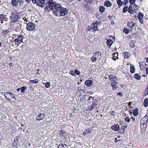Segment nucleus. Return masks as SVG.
<instances>
[{
  "instance_id": "obj_1",
  "label": "nucleus",
  "mask_w": 148,
  "mask_h": 148,
  "mask_svg": "<svg viewBox=\"0 0 148 148\" xmlns=\"http://www.w3.org/2000/svg\"><path fill=\"white\" fill-rule=\"evenodd\" d=\"M52 12L56 16L60 17L65 15L68 13V10L66 8L62 7L61 4L56 3Z\"/></svg>"
},
{
  "instance_id": "obj_2",
  "label": "nucleus",
  "mask_w": 148,
  "mask_h": 148,
  "mask_svg": "<svg viewBox=\"0 0 148 148\" xmlns=\"http://www.w3.org/2000/svg\"><path fill=\"white\" fill-rule=\"evenodd\" d=\"M47 3L49 8L52 10L56 4V3L53 0H39L37 2V5L42 7Z\"/></svg>"
},
{
  "instance_id": "obj_3",
  "label": "nucleus",
  "mask_w": 148,
  "mask_h": 148,
  "mask_svg": "<svg viewBox=\"0 0 148 148\" xmlns=\"http://www.w3.org/2000/svg\"><path fill=\"white\" fill-rule=\"evenodd\" d=\"M101 55V53L97 51L94 53L93 56L91 58V60L92 62H95L97 60L100 58Z\"/></svg>"
},
{
  "instance_id": "obj_4",
  "label": "nucleus",
  "mask_w": 148,
  "mask_h": 148,
  "mask_svg": "<svg viewBox=\"0 0 148 148\" xmlns=\"http://www.w3.org/2000/svg\"><path fill=\"white\" fill-rule=\"evenodd\" d=\"M4 95L6 99L9 101L10 100L11 98H15L14 95L10 92L5 93Z\"/></svg>"
},
{
  "instance_id": "obj_5",
  "label": "nucleus",
  "mask_w": 148,
  "mask_h": 148,
  "mask_svg": "<svg viewBox=\"0 0 148 148\" xmlns=\"http://www.w3.org/2000/svg\"><path fill=\"white\" fill-rule=\"evenodd\" d=\"M101 24L100 22H97V23L96 22L92 23L90 26L91 29L94 30L95 31L98 30V25H100Z\"/></svg>"
},
{
  "instance_id": "obj_6",
  "label": "nucleus",
  "mask_w": 148,
  "mask_h": 148,
  "mask_svg": "<svg viewBox=\"0 0 148 148\" xmlns=\"http://www.w3.org/2000/svg\"><path fill=\"white\" fill-rule=\"evenodd\" d=\"M148 115L146 114L140 120V123L141 125H143L144 127H146L148 121Z\"/></svg>"
},
{
  "instance_id": "obj_7",
  "label": "nucleus",
  "mask_w": 148,
  "mask_h": 148,
  "mask_svg": "<svg viewBox=\"0 0 148 148\" xmlns=\"http://www.w3.org/2000/svg\"><path fill=\"white\" fill-rule=\"evenodd\" d=\"M35 27L36 25L34 23L32 22H29L27 24L26 29L27 30L32 31L35 29Z\"/></svg>"
},
{
  "instance_id": "obj_8",
  "label": "nucleus",
  "mask_w": 148,
  "mask_h": 148,
  "mask_svg": "<svg viewBox=\"0 0 148 148\" xmlns=\"http://www.w3.org/2000/svg\"><path fill=\"white\" fill-rule=\"evenodd\" d=\"M24 37L23 36L19 35L18 37L15 39L14 41L16 42L15 43L16 45H19L21 43L23 42V39Z\"/></svg>"
},
{
  "instance_id": "obj_9",
  "label": "nucleus",
  "mask_w": 148,
  "mask_h": 148,
  "mask_svg": "<svg viewBox=\"0 0 148 148\" xmlns=\"http://www.w3.org/2000/svg\"><path fill=\"white\" fill-rule=\"evenodd\" d=\"M12 15L10 16L9 17L11 19H12V21L13 22H15L18 21V16L15 13H12Z\"/></svg>"
},
{
  "instance_id": "obj_10",
  "label": "nucleus",
  "mask_w": 148,
  "mask_h": 148,
  "mask_svg": "<svg viewBox=\"0 0 148 148\" xmlns=\"http://www.w3.org/2000/svg\"><path fill=\"white\" fill-rule=\"evenodd\" d=\"M108 78L112 82H116V81L117 80V78L114 76L112 75H109L108 76Z\"/></svg>"
},
{
  "instance_id": "obj_11",
  "label": "nucleus",
  "mask_w": 148,
  "mask_h": 148,
  "mask_svg": "<svg viewBox=\"0 0 148 148\" xmlns=\"http://www.w3.org/2000/svg\"><path fill=\"white\" fill-rule=\"evenodd\" d=\"M97 105V104L95 101V100L93 101L92 104L88 107V110L90 111L92 110L94 107Z\"/></svg>"
},
{
  "instance_id": "obj_12",
  "label": "nucleus",
  "mask_w": 148,
  "mask_h": 148,
  "mask_svg": "<svg viewBox=\"0 0 148 148\" xmlns=\"http://www.w3.org/2000/svg\"><path fill=\"white\" fill-rule=\"evenodd\" d=\"M143 14L141 12H139L138 15V18L140 22L141 23H143Z\"/></svg>"
},
{
  "instance_id": "obj_13",
  "label": "nucleus",
  "mask_w": 148,
  "mask_h": 148,
  "mask_svg": "<svg viewBox=\"0 0 148 148\" xmlns=\"http://www.w3.org/2000/svg\"><path fill=\"white\" fill-rule=\"evenodd\" d=\"M119 126L117 124L114 125L111 127V129L116 131H117L119 130Z\"/></svg>"
},
{
  "instance_id": "obj_14",
  "label": "nucleus",
  "mask_w": 148,
  "mask_h": 148,
  "mask_svg": "<svg viewBox=\"0 0 148 148\" xmlns=\"http://www.w3.org/2000/svg\"><path fill=\"white\" fill-rule=\"evenodd\" d=\"M44 116L43 114L40 113L36 117V119L38 120H42Z\"/></svg>"
},
{
  "instance_id": "obj_15",
  "label": "nucleus",
  "mask_w": 148,
  "mask_h": 148,
  "mask_svg": "<svg viewBox=\"0 0 148 148\" xmlns=\"http://www.w3.org/2000/svg\"><path fill=\"white\" fill-rule=\"evenodd\" d=\"M19 1L18 0H13L11 1V4L13 6H16L18 4Z\"/></svg>"
},
{
  "instance_id": "obj_16",
  "label": "nucleus",
  "mask_w": 148,
  "mask_h": 148,
  "mask_svg": "<svg viewBox=\"0 0 148 148\" xmlns=\"http://www.w3.org/2000/svg\"><path fill=\"white\" fill-rule=\"evenodd\" d=\"M111 85L114 90H116L117 88V82H112Z\"/></svg>"
},
{
  "instance_id": "obj_17",
  "label": "nucleus",
  "mask_w": 148,
  "mask_h": 148,
  "mask_svg": "<svg viewBox=\"0 0 148 148\" xmlns=\"http://www.w3.org/2000/svg\"><path fill=\"white\" fill-rule=\"evenodd\" d=\"M85 83L87 86H90L92 84V82L90 80H86Z\"/></svg>"
},
{
  "instance_id": "obj_18",
  "label": "nucleus",
  "mask_w": 148,
  "mask_h": 148,
  "mask_svg": "<svg viewBox=\"0 0 148 148\" xmlns=\"http://www.w3.org/2000/svg\"><path fill=\"white\" fill-rule=\"evenodd\" d=\"M112 43L113 42L111 40L108 39L107 40V44L109 47L111 46Z\"/></svg>"
},
{
  "instance_id": "obj_19",
  "label": "nucleus",
  "mask_w": 148,
  "mask_h": 148,
  "mask_svg": "<svg viewBox=\"0 0 148 148\" xmlns=\"http://www.w3.org/2000/svg\"><path fill=\"white\" fill-rule=\"evenodd\" d=\"M130 72L132 73H133L135 72V69L134 66L132 64L130 65Z\"/></svg>"
},
{
  "instance_id": "obj_20",
  "label": "nucleus",
  "mask_w": 148,
  "mask_h": 148,
  "mask_svg": "<svg viewBox=\"0 0 148 148\" xmlns=\"http://www.w3.org/2000/svg\"><path fill=\"white\" fill-rule=\"evenodd\" d=\"M135 24L132 22H129L128 23L127 26L130 27V28L134 27Z\"/></svg>"
},
{
  "instance_id": "obj_21",
  "label": "nucleus",
  "mask_w": 148,
  "mask_h": 148,
  "mask_svg": "<svg viewBox=\"0 0 148 148\" xmlns=\"http://www.w3.org/2000/svg\"><path fill=\"white\" fill-rule=\"evenodd\" d=\"M105 5L107 7H110L111 5V3L110 1H107L105 3Z\"/></svg>"
},
{
  "instance_id": "obj_22",
  "label": "nucleus",
  "mask_w": 148,
  "mask_h": 148,
  "mask_svg": "<svg viewBox=\"0 0 148 148\" xmlns=\"http://www.w3.org/2000/svg\"><path fill=\"white\" fill-rule=\"evenodd\" d=\"M5 16L3 14H1L0 15V21H2L5 19Z\"/></svg>"
},
{
  "instance_id": "obj_23",
  "label": "nucleus",
  "mask_w": 148,
  "mask_h": 148,
  "mask_svg": "<svg viewBox=\"0 0 148 148\" xmlns=\"http://www.w3.org/2000/svg\"><path fill=\"white\" fill-rule=\"evenodd\" d=\"M143 104L145 107L147 106L148 105V99L147 98L145 99L144 100Z\"/></svg>"
},
{
  "instance_id": "obj_24",
  "label": "nucleus",
  "mask_w": 148,
  "mask_h": 148,
  "mask_svg": "<svg viewBox=\"0 0 148 148\" xmlns=\"http://www.w3.org/2000/svg\"><path fill=\"white\" fill-rule=\"evenodd\" d=\"M38 80L37 79H35L34 80H30L29 81L30 82L34 84H37L38 82Z\"/></svg>"
},
{
  "instance_id": "obj_25",
  "label": "nucleus",
  "mask_w": 148,
  "mask_h": 148,
  "mask_svg": "<svg viewBox=\"0 0 148 148\" xmlns=\"http://www.w3.org/2000/svg\"><path fill=\"white\" fill-rule=\"evenodd\" d=\"M117 3L119 8L123 4V2L121 0H119L117 1Z\"/></svg>"
},
{
  "instance_id": "obj_26",
  "label": "nucleus",
  "mask_w": 148,
  "mask_h": 148,
  "mask_svg": "<svg viewBox=\"0 0 148 148\" xmlns=\"http://www.w3.org/2000/svg\"><path fill=\"white\" fill-rule=\"evenodd\" d=\"M105 8L103 6H101L99 8V11L101 13H103L105 11Z\"/></svg>"
},
{
  "instance_id": "obj_27",
  "label": "nucleus",
  "mask_w": 148,
  "mask_h": 148,
  "mask_svg": "<svg viewBox=\"0 0 148 148\" xmlns=\"http://www.w3.org/2000/svg\"><path fill=\"white\" fill-rule=\"evenodd\" d=\"M138 114V112L137 108H136L134 110L133 114L134 116H136Z\"/></svg>"
},
{
  "instance_id": "obj_28",
  "label": "nucleus",
  "mask_w": 148,
  "mask_h": 148,
  "mask_svg": "<svg viewBox=\"0 0 148 148\" xmlns=\"http://www.w3.org/2000/svg\"><path fill=\"white\" fill-rule=\"evenodd\" d=\"M27 88V87L25 86H24L21 87V92L22 93H24L25 92V90Z\"/></svg>"
},
{
  "instance_id": "obj_29",
  "label": "nucleus",
  "mask_w": 148,
  "mask_h": 148,
  "mask_svg": "<svg viewBox=\"0 0 148 148\" xmlns=\"http://www.w3.org/2000/svg\"><path fill=\"white\" fill-rule=\"evenodd\" d=\"M134 77L138 80H139L140 78V77L138 74H135L134 75Z\"/></svg>"
},
{
  "instance_id": "obj_30",
  "label": "nucleus",
  "mask_w": 148,
  "mask_h": 148,
  "mask_svg": "<svg viewBox=\"0 0 148 148\" xmlns=\"http://www.w3.org/2000/svg\"><path fill=\"white\" fill-rule=\"evenodd\" d=\"M124 57L125 58H127L128 57V53L127 52H123Z\"/></svg>"
},
{
  "instance_id": "obj_31",
  "label": "nucleus",
  "mask_w": 148,
  "mask_h": 148,
  "mask_svg": "<svg viewBox=\"0 0 148 148\" xmlns=\"http://www.w3.org/2000/svg\"><path fill=\"white\" fill-rule=\"evenodd\" d=\"M123 32L126 34H128L129 33V31L127 28H124Z\"/></svg>"
},
{
  "instance_id": "obj_32",
  "label": "nucleus",
  "mask_w": 148,
  "mask_h": 148,
  "mask_svg": "<svg viewBox=\"0 0 148 148\" xmlns=\"http://www.w3.org/2000/svg\"><path fill=\"white\" fill-rule=\"evenodd\" d=\"M130 45L131 47H134V43L133 41L131 40L130 42Z\"/></svg>"
},
{
  "instance_id": "obj_33",
  "label": "nucleus",
  "mask_w": 148,
  "mask_h": 148,
  "mask_svg": "<svg viewBox=\"0 0 148 148\" xmlns=\"http://www.w3.org/2000/svg\"><path fill=\"white\" fill-rule=\"evenodd\" d=\"M50 86V83L49 82H47L45 84V86L46 88H48Z\"/></svg>"
},
{
  "instance_id": "obj_34",
  "label": "nucleus",
  "mask_w": 148,
  "mask_h": 148,
  "mask_svg": "<svg viewBox=\"0 0 148 148\" xmlns=\"http://www.w3.org/2000/svg\"><path fill=\"white\" fill-rule=\"evenodd\" d=\"M118 53L117 52L116 53H114V56L112 58V59L114 60H116V58L115 57H116V56H117V58H118L117 56H118Z\"/></svg>"
},
{
  "instance_id": "obj_35",
  "label": "nucleus",
  "mask_w": 148,
  "mask_h": 148,
  "mask_svg": "<svg viewBox=\"0 0 148 148\" xmlns=\"http://www.w3.org/2000/svg\"><path fill=\"white\" fill-rule=\"evenodd\" d=\"M135 0H130L129 2L131 5H133L135 2Z\"/></svg>"
},
{
  "instance_id": "obj_36",
  "label": "nucleus",
  "mask_w": 148,
  "mask_h": 148,
  "mask_svg": "<svg viewBox=\"0 0 148 148\" xmlns=\"http://www.w3.org/2000/svg\"><path fill=\"white\" fill-rule=\"evenodd\" d=\"M74 72L75 73H76L78 75H79L80 74V73L78 70L76 69L75 70Z\"/></svg>"
},
{
  "instance_id": "obj_37",
  "label": "nucleus",
  "mask_w": 148,
  "mask_h": 148,
  "mask_svg": "<svg viewBox=\"0 0 148 148\" xmlns=\"http://www.w3.org/2000/svg\"><path fill=\"white\" fill-rule=\"evenodd\" d=\"M144 94L145 95H146L148 94V88H147L145 89L144 92Z\"/></svg>"
},
{
  "instance_id": "obj_38",
  "label": "nucleus",
  "mask_w": 148,
  "mask_h": 148,
  "mask_svg": "<svg viewBox=\"0 0 148 148\" xmlns=\"http://www.w3.org/2000/svg\"><path fill=\"white\" fill-rule=\"evenodd\" d=\"M128 7L127 6L125 7L123 9V12L124 13L125 12L127 9H128Z\"/></svg>"
},
{
  "instance_id": "obj_39",
  "label": "nucleus",
  "mask_w": 148,
  "mask_h": 148,
  "mask_svg": "<svg viewBox=\"0 0 148 148\" xmlns=\"http://www.w3.org/2000/svg\"><path fill=\"white\" fill-rule=\"evenodd\" d=\"M65 145L64 144L59 145L58 146V148H65Z\"/></svg>"
},
{
  "instance_id": "obj_40",
  "label": "nucleus",
  "mask_w": 148,
  "mask_h": 148,
  "mask_svg": "<svg viewBox=\"0 0 148 148\" xmlns=\"http://www.w3.org/2000/svg\"><path fill=\"white\" fill-rule=\"evenodd\" d=\"M139 66L140 67V68L141 70H143L144 69V66H143V65L141 64L140 63H139Z\"/></svg>"
},
{
  "instance_id": "obj_41",
  "label": "nucleus",
  "mask_w": 148,
  "mask_h": 148,
  "mask_svg": "<svg viewBox=\"0 0 148 148\" xmlns=\"http://www.w3.org/2000/svg\"><path fill=\"white\" fill-rule=\"evenodd\" d=\"M125 120L127 122H129L130 121V119H129L128 117H126L125 119Z\"/></svg>"
},
{
  "instance_id": "obj_42",
  "label": "nucleus",
  "mask_w": 148,
  "mask_h": 148,
  "mask_svg": "<svg viewBox=\"0 0 148 148\" xmlns=\"http://www.w3.org/2000/svg\"><path fill=\"white\" fill-rule=\"evenodd\" d=\"M124 1L123 4L124 5H125L128 3V0H124Z\"/></svg>"
},
{
  "instance_id": "obj_43",
  "label": "nucleus",
  "mask_w": 148,
  "mask_h": 148,
  "mask_svg": "<svg viewBox=\"0 0 148 148\" xmlns=\"http://www.w3.org/2000/svg\"><path fill=\"white\" fill-rule=\"evenodd\" d=\"M39 0H32L33 3H36L37 5V2H38Z\"/></svg>"
},
{
  "instance_id": "obj_44",
  "label": "nucleus",
  "mask_w": 148,
  "mask_h": 148,
  "mask_svg": "<svg viewBox=\"0 0 148 148\" xmlns=\"http://www.w3.org/2000/svg\"><path fill=\"white\" fill-rule=\"evenodd\" d=\"M115 112L114 111L111 112L110 113L111 116H114L115 114Z\"/></svg>"
},
{
  "instance_id": "obj_45",
  "label": "nucleus",
  "mask_w": 148,
  "mask_h": 148,
  "mask_svg": "<svg viewBox=\"0 0 148 148\" xmlns=\"http://www.w3.org/2000/svg\"><path fill=\"white\" fill-rule=\"evenodd\" d=\"M85 132H86L87 133H89L91 131L89 129H87Z\"/></svg>"
},
{
  "instance_id": "obj_46",
  "label": "nucleus",
  "mask_w": 148,
  "mask_h": 148,
  "mask_svg": "<svg viewBox=\"0 0 148 148\" xmlns=\"http://www.w3.org/2000/svg\"><path fill=\"white\" fill-rule=\"evenodd\" d=\"M128 12L130 13H132L134 12V10H128Z\"/></svg>"
},
{
  "instance_id": "obj_47",
  "label": "nucleus",
  "mask_w": 148,
  "mask_h": 148,
  "mask_svg": "<svg viewBox=\"0 0 148 148\" xmlns=\"http://www.w3.org/2000/svg\"><path fill=\"white\" fill-rule=\"evenodd\" d=\"M135 120V118L134 117H131L130 118V120H132V121H134Z\"/></svg>"
},
{
  "instance_id": "obj_48",
  "label": "nucleus",
  "mask_w": 148,
  "mask_h": 148,
  "mask_svg": "<svg viewBox=\"0 0 148 148\" xmlns=\"http://www.w3.org/2000/svg\"><path fill=\"white\" fill-rule=\"evenodd\" d=\"M60 135L61 136H62L63 137V136H65V135H64V134H65L64 133L63 134L62 133V132H60Z\"/></svg>"
},
{
  "instance_id": "obj_49",
  "label": "nucleus",
  "mask_w": 148,
  "mask_h": 148,
  "mask_svg": "<svg viewBox=\"0 0 148 148\" xmlns=\"http://www.w3.org/2000/svg\"><path fill=\"white\" fill-rule=\"evenodd\" d=\"M94 98V97H93L91 96H90L88 98V99H89V100H90L91 99V98H92V99L93 101H94V100H95Z\"/></svg>"
},
{
  "instance_id": "obj_50",
  "label": "nucleus",
  "mask_w": 148,
  "mask_h": 148,
  "mask_svg": "<svg viewBox=\"0 0 148 148\" xmlns=\"http://www.w3.org/2000/svg\"><path fill=\"white\" fill-rule=\"evenodd\" d=\"M73 72V71H71L70 72V74L72 75L73 76H75V73H71V72Z\"/></svg>"
},
{
  "instance_id": "obj_51",
  "label": "nucleus",
  "mask_w": 148,
  "mask_h": 148,
  "mask_svg": "<svg viewBox=\"0 0 148 148\" xmlns=\"http://www.w3.org/2000/svg\"><path fill=\"white\" fill-rule=\"evenodd\" d=\"M117 95L122 96V94L121 92H119L117 93Z\"/></svg>"
},
{
  "instance_id": "obj_52",
  "label": "nucleus",
  "mask_w": 148,
  "mask_h": 148,
  "mask_svg": "<svg viewBox=\"0 0 148 148\" xmlns=\"http://www.w3.org/2000/svg\"><path fill=\"white\" fill-rule=\"evenodd\" d=\"M25 1L28 3H29L31 2V1H32V0H25Z\"/></svg>"
},
{
  "instance_id": "obj_53",
  "label": "nucleus",
  "mask_w": 148,
  "mask_h": 148,
  "mask_svg": "<svg viewBox=\"0 0 148 148\" xmlns=\"http://www.w3.org/2000/svg\"><path fill=\"white\" fill-rule=\"evenodd\" d=\"M132 7L131 5H130L129 6V8H128V10H132Z\"/></svg>"
},
{
  "instance_id": "obj_54",
  "label": "nucleus",
  "mask_w": 148,
  "mask_h": 148,
  "mask_svg": "<svg viewBox=\"0 0 148 148\" xmlns=\"http://www.w3.org/2000/svg\"><path fill=\"white\" fill-rule=\"evenodd\" d=\"M146 73L147 75H148V68H146Z\"/></svg>"
},
{
  "instance_id": "obj_55",
  "label": "nucleus",
  "mask_w": 148,
  "mask_h": 148,
  "mask_svg": "<svg viewBox=\"0 0 148 148\" xmlns=\"http://www.w3.org/2000/svg\"><path fill=\"white\" fill-rule=\"evenodd\" d=\"M114 142L116 143H117V138H115V140H114Z\"/></svg>"
},
{
  "instance_id": "obj_56",
  "label": "nucleus",
  "mask_w": 148,
  "mask_h": 148,
  "mask_svg": "<svg viewBox=\"0 0 148 148\" xmlns=\"http://www.w3.org/2000/svg\"><path fill=\"white\" fill-rule=\"evenodd\" d=\"M146 61L148 63V58H145Z\"/></svg>"
},
{
  "instance_id": "obj_57",
  "label": "nucleus",
  "mask_w": 148,
  "mask_h": 148,
  "mask_svg": "<svg viewBox=\"0 0 148 148\" xmlns=\"http://www.w3.org/2000/svg\"><path fill=\"white\" fill-rule=\"evenodd\" d=\"M20 90H21V88H18L16 89L17 91L18 92Z\"/></svg>"
},
{
  "instance_id": "obj_58",
  "label": "nucleus",
  "mask_w": 148,
  "mask_h": 148,
  "mask_svg": "<svg viewBox=\"0 0 148 148\" xmlns=\"http://www.w3.org/2000/svg\"><path fill=\"white\" fill-rule=\"evenodd\" d=\"M23 19L25 21V22H27L28 21V20L25 18H23Z\"/></svg>"
},
{
  "instance_id": "obj_59",
  "label": "nucleus",
  "mask_w": 148,
  "mask_h": 148,
  "mask_svg": "<svg viewBox=\"0 0 148 148\" xmlns=\"http://www.w3.org/2000/svg\"><path fill=\"white\" fill-rule=\"evenodd\" d=\"M87 133H86V132H84L83 133V135H85V134H86Z\"/></svg>"
},
{
  "instance_id": "obj_60",
  "label": "nucleus",
  "mask_w": 148,
  "mask_h": 148,
  "mask_svg": "<svg viewBox=\"0 0 148 148\" xmlns=\"http://www.w3.org/2000/svg\"><path fill=\"white\" fill-rule=\"evenodd\" d=\"M114 21H112L111 22V24H112V25H113V24H114Z\"/></svg>"
},
{
  "instance_id": "obj_61",
  "label": "nucleus",
  "mask_w": 148,
  "mask_h": 148,
  "mask_svg": "<svg viewBox=\"0 0 148 148\" xmlns=\"http://www.w3.org/2000/svg\"><path fill=\"white\" fill-rule=\"evenodd\" d=\"M108 17H109V18L111 19V18L112 16H109Z\"/></svg>"
},
{
  "instance_id": "obj_62",
  "label": "nucleus",
  "mask_w": 148,
  "mask_h": 148,
  "mask_svg": "<svg viewBox=\"0 0 148 148\" xmlns=\"http://www.w3.org/2000/svg\"><path fill=\"white\" fill-rule=\"evenodd\" d=\"M1 45H2L1 43L0 42V47L1 46Z\"/></svg>"
},
{
  "instance_id": "obj_63",
  "label": "nucleus",
  "mask_w": 148,
  "mask_h": 148,
  "mask_svg": "<svg viewBox=\"0 0 148 148\" xmlns=\"http://www.w3.org/2000/svg\"><path fill=\"white\" fill-rule=\"evenodd\" d=\"M5 32H6V33H8V32H7V30L6 31V30H5Z\"/></svg>"
},
{
  "instance_id": "obj_64",
  "label": "nucleus",
  "mask_w": 148,
  "mask_h": 148,
  "mask_svg": "<svg viewBox=\"0 0 148 148\" xmlns=\"http://www.w3.org/2000/svg\"><path fill=\"white\" fill-rule=\"evenodd\" d=\"M37 71H39V69H38L37 70Z\"/></svg>"
}]
</instances>
